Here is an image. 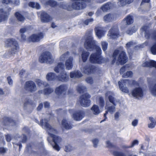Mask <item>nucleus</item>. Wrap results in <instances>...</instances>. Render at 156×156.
Here are the masks:
<instances>
[{
  "mask_svg": "<svg viewBox=\"0 0 156 156\" xmlns=\"http://www.w3.org/2000/svg\"><path fill=\"white\" fill-rule=\"evenodd\" d=\"M149 119L150 121V123L148 124V127L150 128H154L156 124L155 121L154 119L152 117H150Z\"/></svg>",
  "mask_w": 156,
  "mask_h": 156,
  "instance_id": "c9c22d12",
  "label": "nucleus"
},
{
  "mask_svg": "<svg viewBox=\"0 0 156 156\" xmlns=\"http://www.w3.org/2000/svg\"><path fill=\"white\" fill-rule=\"evenodd\" d=\"M51 116H52L51 114H47L46 118L41 120L40 125L48 133L49 137L48 138L47 140L49 143L52 144L54 149L58 151L60 148L57 144L60 142L62 139L60 137L55 135L56 133V131L48 123L49 120V118Z\"/></svg>",
  "mask_w": 156,
  "mask_h": 156,
  "instance_id": "f03ea898",
  "label": "nucleus"
},
{
  "mask_svg": "<svg viewBox=\"0 0 156 156\" xmlns=\"http://www.w3.org/2000/svg\"><path fill=\"white\" fill-rule=\"evenodd\" d=\"M74 2L68 7L65 4H63V5L61 7L64 9H67L68 10L73 9L79 10L84 8L87 4L90 2V0H72Z\"/></svg>",
  "mask_w": 156,
  "mask_h": 156,
  "instance_id": "20e7f679",
  "label": "nucleus"
},
{
  "mask_svg": "<svg viewBox=\"0 0 156 156\" xmlns=\"http://www.w3.org/2000/svg\"><path fill=\"white\" fill-rule=\"evenodd\" d=\"M15 16L17 20L19 21L23 22L25 19L24 16L19 12H16V13Z\"/></svg>",
  "mask_w": 156,
  "mask_h": 156,
  "instance_id": "58836bf2",
  "label": "nucleus"
},
{
  "mask_svg": "<svg viewBox=\"0 0 156 156\" xmlns=\"http://www.w3.org/2000/svg\"><path fill=\"white\" fill-rule=\"evenodd\" d=\"M86 81L88 83L92 84L93 83V80L91 77H88L86 79Z\"/></svg>",
  "mask_w": 156,
  "mask_h": 156,
  "instance_id": "6e6d98bb",
  "label": "nucleus"
},
{
  "mask_svg": "<svg viewBox=\"0 0 156 156\" xmlns=\"http://www.w3.org/2000/svg\"><path fill=\"white\" fill-rule=\"evenodd\" d=\"M81 70L85 73L89 74L94 72V67L92 66H87Z\"/></svg>",
  "mask_w": 156,
  "mask_h": 156,
  "instance_id": "aec40b11",
  "label": "nucleus"
},
{
  "mask_svg": "<svg viewBox=\"0 0 156 156\" xmlns=\"http://www.w3.org/2000/svg\"><path fill=\"white\" fill-rule=\"evenodd\" d=\"M69 52H67L64 53L60 56L59 60L63 62L66 59H67L68 58H69Z\"/></svg>",
  "mask_w": 156,
  "mask_h": 156,
  "instance_id": "f704fd0d",
  "label": "nucleus"
},
{
  "mask_svg": "<svg viewBox=\"0 0 156 156\" xmlns=\"http://www.w3.org/2000/svg\"><path fill=\"white\" fill-rule=\"evenodd\" d=\"M121 116V112L119 111L116 112L114 115V120L118 121L119 120V117Z\"/></svg>",
  "mask_w": 156,
  "mask_h": 156,
  "instance_id": "49530a36",
  "label": "nucleus"
},
{
  "mask_svg": "<svg viewBox=\"0 0 156 156\" xmlns=\"http://www.w3.org/2000/svg\"><path fill=\"white\" fill-rule=\"evenodd\" d=\"M76 90L78 92L81 93L85 91L86 90V89L84 86L79 85L76 87Z\"/></svg>",
  "mask_w": 156,
  "mask_h": 156,
  "instance_id": "ea45409f",
  "label": "nucleus"
},
{
  "mask_svg": "<svg viewBox=\"0 0 156 156\" xmlns=\"http://www.w3.org/2000/svg\"><path fill=\"white\" fill-rule=\"evenodd\" d=\"M103 27H96L95 29L96 35L99 39L101 38L105 35V31Z\"/></svg>",
  "mask_w": 156,
  "mask_h": 156,
  "instance_id": "f3484780",
  "label": "nucleus"
},
{
  "mask_svg": "<svg viewBox=\"0 0 156 156\" xmlns=\"http://www.w3.org/2000/svg\"><path fill=\"white\" fill-rule=\"evenodd\" d=\"M92 142L94 144V147H96L98 143V140L97 139H94L92 140Z\"/></svg>",
  "mask_w": 156,
  "mask_h": 156,
  "instance_id": "13d9d810",
  "label": "nucleus"
},
{
  "mask_svg": "<svg viewBox=\"0 0 156 156\" xmlns=\"http://www.w3.org/2000/svg\"><path fill=\"white\" fill-rule=\"evenodd\" d=\"M148 29V27L147 26H144L142 27L141 29L142 33H144L145 37L146 38H149L151 37L156 40V30L155 31L154 34H150ZM151 50L152 54L156 55V43L152 46Z\"/></svg>",
  "mask_w": 156,
  "mask_h": 156,
  "instance_id": "423d86ee",
  "label": "nucleus"
},
{
  "mask_svg": "<svg viewBox=\"0 0 156 156\" xmlns=\"http://www.w3.org/2000/svg\"><path fill=\"white\" fill-rule=\"evenodd\" d=\"M82 76V74L78 71H73L70 73V77L71 78H80Z\"/></svg>",
  "mask_w": 156,
  "mask_h": 156,
  "instance_id": "a878e982",
  "label": "nucleus"
},
{
  "mask_svg": "<svg viewBox=\"0 0 156 156\" xmlns=\"http://www.w3.org/2000/svg\"><path fill=\"white\" fill-rule=\"evenodd\" d=\"M89 53V52L83 51L82 52L81 56L82 57V61L83 62H85L87 59L88 57Z\"/></svg>",
  "mask_w": 156,
  "mask_h": 156,
  "instance_id": "72a5a7b5",
  "label": "nucleus"
},
{
  "mask_svg": "<svg viewBox=\"0 0 156 156\" xmlns=\"http://www.w3.org/2000/svg\"><path fill=\"white\" fill-rule=\"evenodd\" d=\"M92 34V30H91L88 35H86L84 46L88 50H94L96 52V53H93L91 55L90 58V62L93 63L101 64L105 62V60L100 55L101 50L100 47L97 45L96 41L93 40Z\"/></svg>",
  "mask_w": 156,
  "mask_h": 156,
  "instance_id": "f257e3e1",
  "label": "nucleus"
},
{
  "mask_svg": "<svg viewBox=\"0 0 156 156\" xmlns=\"http://www.w3.org/2000/svg\"><path fill=\"white\" fill-rule=\"evenodd\" d=\"M43 36L44 35L42 33L37 34H33L29 38L28 41L33 42H38L43 38Z\"/></svg>",
  "mask_w": 156,
  "mask_h": 156,
  "instance_id": "2eb2a0df",
  "label": "nucleus"
},
{
  "mask_svg": "<svg viewBox=\"0 0 156 156\" xmlns=\"http://www.w3.org/2000/svg\"><path fill=\"white\" fill-rule=\"evenodd\" d=\"M142 66L143 67H153L156 69V62L153 60H148L144 62Z\"/></svg>",
  "mask_w": 156,
  "mask_h": 156,
  "instance_id": "5701e85b",
  "label": "nucleus"
},
{
  "mask_svg": "<svg viewBox=\"0 0 156 156\" xmlns=\"http://www.w3.org/2000/svg\"><path fill=\"white\" fill-rule=\"evenodd\" d=\"M91 110L93 113L95 115H98L101 112L98 106L96 105H94L91 108Z\"/></svg>",
  "mask_w": 156,
  "mask_h": 156,
  "instance_id": "2f4dec72",
  "label": "nucleus"
},
{
  "mask_svg": "<svg viewBox=\"0 0 156 156\" xmlns=\"http://www.w3.org/2000/svg\"><path fill=\"white\" fill-rule=\"evenodd\" d=\"M108 35L112 39L117 37L119 36V31L117 26L115 25L112 27L109 31Z\"/></svg>",
  "mask_w": 156,
  "mask_h": 156,
  "instance_id": "f8f14e48",
  "label": "nucleus"
},
{
  "mask_svg": "<svg viewBox=\"0 0 156 156\" xmlns=\"http://www.w3.org/2000/svg\"><path fill=\"white\" fill-rule=\"evenodd\" d=\"M67 88V86L61 85L56 88L55 92L58 95L65 94H66V91Z\"/></svg>",
  "mask_w": 156,
  "mask_h": 156,
  "instance_id": "dca6fc26",
  "label": "nucleus"
},
{
  "mask_svg": "<svg viewBox=\"0 0 156 156\" xmlns=\"http://www.w3.org/2000/svg\"><path fill=\"white\" fill-rule=\"evenodd\" d=\"M29 6L33 8H35L37 9H39L40 8L39 4L37 3H35L30 2L29 3Z\"/></svg>",
  "mask_w": 156,
  "mask_h": 156,
  "instance_id": "e433bc0d",
  "label": "nucleus"
},
{
  "mask_svg": "<svg viewBox=\"0 0 156 156\" xmlns=\"http://www.w3.org/2000/svg\"><path fill=\"white\" fill-rule=\"evenodd\" d=\"M5 45L6 47H11L12 53L16 52L19 47L17 42L13 39H8L5 41Z\"/></svg>",
  "mask_w": 156,
  "mask_h": 156,
  "instance_id": "0eeeda50",
  "label": "nucleus"
},
{
  "mask_svg": "<svg viewBox=\"0 0 156 156\" xmlns=\"http://www.w3.org/2000/svg\"><path fill=\"white\" fill-rule=\"evenodd\" d=\"M25 88L26 89L32 92L37 90L36 86L34 83L31 80L27 81L25 84Z\"/></svg>",
  "mask_w": 156,
  "mask_h": 156,
  "instance_id": "ddd939ff",
  "label": "nucleus"
},
{
  "mask_svg": "<svg viewBox=\"0 0 156 156\" xmlns=\"http://www.w3.org/2000/svg\"><path fill=\"white\" fill-rule=\"evenodd\" d=\"M39 61L41 63H52L54 60L51 53L48 51L43 53L39 58Z\"/></svg>",
  "mask_w": 156,
  "mask_h": 156,
  "instance_id": "6e6552de",
  "label": "nucleus"
},
{
  "mask_svg": "<svg viewBox=\"0 0 156 156\" xmlns=\"http://www.w3.org/2000/svg\"><path fill=\"white\" fill-rule=\"evenodd\" d=\"M107 146L108 147H112L113 145L109 141H107L106 142Z\"/></svg>",
  "mask_w": 156,
  "mask_h": 156,
  "instance_id": "69168bd1",
  "label": "nucleus"
},
{
  "mask_svg": "<svg viewBox=\"0 0 156 156\" xmlns=\"http://www.w3.org/2000/svg\"><path fill=\"white\" fill-rule=\"evenodd\" d=\"M114 154L116 156H125V155L122 153L117 151L114 152Z\"/></svg>",
  "mask_w": 156,
  "mask_h": 156,
  "instance_id": "603ef678",
  "label": "nucleus"
},
{
  "mask_svg": "<svg viewBox=\"0 0 156 156\" xmlns=\"http://www.w3.org/2000/svg\"><path fill=\"white\" fill-rule=\"evenodd\" d=\"M138 120L137 119H135L132 122V125L133 126H136L138 124Z\"/></svg>",
  "mask_w": 156,
  "mask_h": 156,
  "instance_id": "864d4df0",
  "label": "nucleus"
},
{
  "mask_svg": "<svg viewBox=\"0 0 156 156\" xmlns=\"http://www.w3.org/2000/svg\"><path fill=\"white\" fill-rule=\"evenodd\" d=\"M9 11H6L2 9H0V22L6 20L9 15Z\"/></svg>",
  "mask_w": 156,
  "mask_h": 156,
  "instance_id": "6ab92c4d",
  "label": "nucleus"
},
{
  "mask_svg": "<svg viewBox=\"0 0 156 156\" xmlns=\"http://www.w3.org/2000/svg\"><path fill=\"white\" fill-rule=\"evenodd\" d=\"M113 60L112 63L113 64L116 63L117 64H123L127 61V58L125 52L123 48H120L115 50L112 55Z\"/></svg>",
  "mask_w": 156,
  "mask_h": 156,
  "instance_id": "7ed1b4c3",
  "label": "nucleus"
},
{
  "mask_svg": "<svg viewBox=\"0 0 156 156\" xmlns=\"http://www.w3.org/2000/svg\"><path fill=\"white\" fill-rule=\"evenodd\" d=\"M7 149L4 147L0 148V153L2 154H4L7 151Z\"/></svg>",
  "mask_w": 156,
  "mask_h": 156,
  "instance_id": "052dcab7",
  "label": "nucleus"
},
{
  "mask_svg": "<svg viewBox=\"0 0 156 156\" xmlns=\"http://www.w3.org/2000/svg\"><path fill=\"white\" fill-rule=\"evenodd\" d=\"M41 2L45 5H49L51 7H54L57 5V2L52 0H41Z\"/></svg>",
  "mask_w": 156,
  "mask_h": 156,
  "instance_id": "393cba45",
  "label": "nucleus"
},
{
  "mask_svg": "<svg viewBox=\"0 0 156 156\" xmlns=\"http://www.w3.org/2000/svg\"><path fill=\"white\" fill-rule=\"evenodd\" d=\"M99 105L102 108L104 107V101L103 98L101 97H100L99 98Z\"/></svg>",
  "mask_w": 156,
  "mask_h": 156,
  "instance_id": "09e8293b",
  "label": "nucleus"
},
{
  "mask_svg": "<svg viewBox=\"0 0 156 156\" xmlns=\"http://www.w3.org/2000/svg\"><path fill=\"white\" fill-rule=\"evenodd\" d=\"M20 75L21 77L26 78L27 77V74L25 70H21L20 73Z\"/></svg>",
  "mask_w": 156,
  "mask_h": 156,
  "instance_id": "3c124183",
  "label": "nucleus"
},
{
  "mask_svg": "<svg viewBox=\"0 0 156 156\" xmlns=\"http://www.w3.org/2000/svg\"><path fill=\"white\" fill-rule=\"evenodd\" d=\"M133 97L140 99L143 97L144 92L142 89L140 87H136L133 89L131 92Z\"/></svg>",
  "mask_w": 156,
  "mask_h": 156,
  "instance_id": "9b49d317",
  "label": "nucleus"
},
{
  "mask_svg": "<svg viewBox=\"0 0 156 156\" xmlns=\"http://www.w3.org/2000/svg\"><path fill=\"white\" fill-rule=\"evenodd\" d=\"M112 4L110 2H107L103 5L101 8V9L103 12H107L111 8Z\"/></svg>",
  "mask_w": 156,
  "mask_h": 156,
  "instance_id": "c85d7f7f",
  "label": "nucleus"
},
{
  "mask_svg": "<svg viewBox=\"0 0 156 156\" xmlns=\"http://www.w3.org/2000/svg\"><path fill=\"white\" fill-rule=\"evenodd\" d=\"M58 76L53 73H49L46 76L47 80L49 81H53L57 80Z\"/></svg>",
  "mask_w": 156,
  "mask_h": 156,
  "instance_id": "b1692460",
  "label": "nucleus"
},
{
  "mask_svg": "<svg viewBox=\"0 0 156 156\" xmlns=\"http://www.w3.org/2000/svg\"><path fill=\"white\" fill-rule=\"evenodd\" d=\"M73 149V147L69 144H68L65 146L64 150L66 152H69Z\"/></svg>",
  "mask_w": 156,
  "mask_h": 156,
  "instance_id": "a18cd8bd",
  "label": "nucleus"
},
{
  "mask_svg": "<svg viewBox=\"0 0 156 156\" xmlns=\"http://www.w3.org/2000/svg\"><path fill=\"white\" fill-rule=\"evenodd\" d=\"M73 61V58L71 56H69L68 59H66L65 62V66L66 69L67 70L71 69L72 68Z\"/></svg>",
  "mask_w": 156,
  "mask_h": 156,
  "instance_id": "4be33fe9",
  "label": "nucleus"
},
{
  "mask_svg": "<svg viewBox=\"0 0 156 156\" xmlns=\"http://www.w3.org/2000/svg\"><path fill=\"white\" fill-rule=\"evenodd\" d=\"M83 117L82 114L80 112L76 113H74L73 115V118L76 121L81 120Z\"/></svg>",
  "mask_w": 156,
  "mask_h": 156,
  "instance_id": "7c9ffc66",
  "label": "nucleus"
},
{
  "mask_svg": "<svg viewBox=\"0 0 156 156\" xmlns=\"http://www.w3.org/2000/svg\"><path fill=\"white\" fill-rule=\"evenodd\" d=\"M12 49H11L10 51H6L5 54L4 56L6 58H8L10 57L11 55L14 54L16 52L14 53H12Z\"/></svg>",
  "mask_w": 156,
  "mask_h": 156,
  "instance_id": "8fccbe9b",
  "label": "nucleus"
},
{
  "mask_svg": "<svg viewBox=\"0 0 156 156\" xmlns=\"http://www.w3.org/2000/svg\"><path fill=\"white\" fill-rule=\"evenodd\" d=\"M137 28L135 27H133L131 30H129L126 31V33L129 35H131L133 33H135L137 30Z\"/></svg>",
  "mask_w": 156,
  "mask_h": 156,
  "instance_id": "37998d69",
  "label": "nucleus"
},
{
  "mask_svg": "<svg viewBox=\"0 0 156 156\" xmlns=\"http://www.w3.org/2000/svg\"><path fill=\"white\" fill-rule=\"evenodd\" d=\"M136 83V82L133 81L132 84L135 85ZM118 84L119 88L122 92L125 93H129V90L128 88L126 87H124V86L127 84H131L129 80H121L119 82Z\"/></svg>",
  "mask_w": 156,
  "mask_h": 156,
  "instance_id": "1a4fd4ad",
  "label": "nucleus"
},
{
  "mask_svg": "<svg viewBox=\"0 0 156 156\" xmlns=\"http://www.w3.org/2000/svg\"><path fill=\"white\" fill-rule=\"evenodd\" d=\"M90 95L87 93H86L81 96L79 99L81 105L84 107H87L90 104V101L89 99Z\"/></svg>",
  "mask_w": 156,
  "mask_h": 156,
  "instance_id": "9d476101",
  "label": "nucleus"
},
{
  "mask_svg": "<svg viewBox=\"0 0 156 156\" xmlns=\"http://www.w3.org/2000/svg\"><path fill=\"white\" fill-rule=\"evenodd\" d=\"M138 141L137 140H135L133 141L131 145L130 146V147H132L134 146L135 145L138 144Z\"/></svg>",
  "mask_w": 156,
  "mask_h": 156,
  "instance_id": "5fc2aeb1",
  "label": "nucleus"
},
{
  "mask_svg": "<svg viewBox=\"0 0 156 156\" xmlns=\"http://www.w3.org/2000/svg\"><path fill=\"white\" fill-rule=\"evenodd\" d=\"M2 3L6 4L11 3L12 2L10 0H3L2 1Z\"/></svg>",
  "mask_w": 156,
  "mask_h": 156,
  "instance_id": "e2e57ef3",
  "label": "nucleus"
},
{
  "mask_svg": "<svg viewBox=\"0 0 156 156\" xmlns=\"http://www.w3.org/2000/svg\"><path fill=\"white\" fill-rule=\"evenodd\" d=\"M49 103L47 102H46L44 103V107L45 108H48L49 107Z\"/></svg>",
  "mask_w": 156,
  "mask_h": 156,
  "instance_id": "774afa93",
  "label": "nucleus"
},
{
  "mask_svg": "<svg viewBox=\"0 0 156 156\" xmlns=\"http://www.w3.org/2000/svg\"><path fill=\"white\" fill-rule=\"evenodd\" d=\"M133 1V0H119L118 4L120 6H122L126 4H129Z\"/></svg>",
  "mask_w": 156,
  "mask_h": 156,
  "instance_id": "473e14b6",
  "label": "nucleus"
},
{
  "mask_svg": "<svg viewBox=\"0 0 156 156\" xmlns=\"http://www.w3.org/2000/svg\"><path fill=\"white\" fill-rule=\"evenodd\" d=\"M101 46L103 51H105L108 47V43L106 42L103 41L101 42Z\"/></svg>",
  "mask_w": 156,
  "mask_h": 156,
  "instance_id": "c03bdc74",
  "label": "nucleus"
},
{
  "mask_svg": "<svg viewBox=\"0 0 156 156\" xmlns=\"http://www.w3.org/2000/svg\"><path fill=\"white\" fill-rule=\"evenodd\" d=\"M133 45L132 42H129L126 44V47L127 49L131 47Z\"/></svg>",
  "mask_w": 156,
  "mask_h": 156,
  "instance_id": "4d7b16f0",
  "label": "nucleus"
},
{
  "mask_svg": "<svg viewBox=\"0 0 156 156\" xmlns=\"http://www.w3.org/2000/svg\"><path fill=\"white\" fill-rule=\"evenodd\" d=\"M125 20L126 21V24L128 25H129L132 23L133 22L132 17L130 15L128 16L125 18Z\"/></svg>",
  "mask_w": 156,
  "mask_h": 156,
  "instance_id": "a19ab883",
  "label": "nucleus"
},
{
  "mask_svg": "<svg viewBox=\"0 0 156 156\" xmlns=\"http://www.w3.org/2000/svg\"><path fill=\"white\" fill-rule=\"evenodd\" d=\"M41 21L44 23L48 22L51 20L49 16L45 12H43L41 13Z\"/></svg>",
  "mask_w": 156,
  "mask_h": 156,
  "instance_id": "412c9836",
  "label": "nucleus"
},
{
  "mask_svg": "<svg viewBox=\"0 0 156 156\" xmlns=\"http://www.w3.org/2000/svg\"><path fill=\"white\" fill-rule=\"evenodd\" d=\"M64 68V64L62 62L58 63L57 66L55 67L54 69L55 72L57 73L61 72L59 76H58L57 80L63 82L66 81L68 80V76L67 75L66 73L63 71Z\"/></svg>",
  "mask_w": 156,
  "mask_h": 156,
  "instance_id": "39448f33",
  "label": "nucleus"
},
{
  "mask_svg": "<svg viewBox=\"0 0 156 156\" xmlns=\"http://www.w3.org/2000/svg\"><path fill=\"white\" fill-rule=\"evenodd\" d=\"M93 21V19H87L85 20L84 22V24L86 25H88L89 23L92 22Z\"/></svg>",
  "mask_w": 156,
  "mask_h": 156,
  "instance_id": "680f3d73",
  "label": "nucleus"
},
{
  "mask_svg": "<svg viewBox=\"0 0 156 156\" xmlns=\"http://www.w3.org/2000/svg\"><path fill=\"white\" fill-rule=\"evenodd\" d=\"M104 20L106 23L112 22L115 20V16L112 14H108L104 17Z\"/></svg>",
  "mask_w": 156,
  "mask_h": 156,
  "instance_id": "a211bd4d",
  "label": "nucleus"
},
{
  "mask_svg": "<svg viewBox=\"0 0 156 156\" xmlns=\"http://www.w3.org/2000/svg\"><path fill=\"white\" fill-rule=\"evenodd\" d=\"M36 82L39 86H46L48 85L47 83L43 82L41 80L39 79H36Z\"/></svg>",
  "mask_w": 156,
  "mask_h": 156,
  "instance_id": "79ce46f5",
  "label": "nucleus"
},
{
  "mask_svg": "<svg viewBox=\"0 0 156 156\" xmlns=\"http://www.w3.org/2000/svg\"><path fill=\"white\" fill-rule=\"evenodd\" d=\"M6 139L7 141H10L11 139V136L9 135H7L6 136Z\"/></svg>",
  "mask_w": 156,
  "mask_h": 156,
  "instance_id": "338daca9",
  "label": "nucleus"
},
{
  "mask_svg": "<svg viewBox=\"0 0 156 156\" xmlns=\"http://www.w3.org/2000/svg\"><path fill=\"white\" fill-rule=\"evenodd\" d=\"M62 129L64 128L66 129H69L72 128V126L69 124L66 119H64L62 122Z\"/></svg>",
  "mask_w": 156,
  "mask_h": 156,
  "instance_id": "cd10ccee",
  "label": "nucleus"
},
{
  "mask_svg": "<svg viewBox=\"0 0 156 156\" xmlns=\"http://www.w3.org/2000/svg\"><path fill=\"white\" fill-rule=\"evenodd\" d=\"M7 80L8 81V83L9 85H11L12 84V80L11 79L10 77H8Z\"/></svg>",
  "mask_w": 156,
  "mask_h": 156,
  "instance_id": "0e129e2a",
  "label": "nucleus"
},
{
  "mask_svg": "<svg viewBox=\"0 0 156 156\" xmlns=\"http://www.w3.org/2000/svg\"><path fill=\"white\" fill-rule=\"evenodd\" d=\"M53 91V89L49 88L45 89L44 90H39L38 92L39 94H43L45 95H48L52 92Z\"/></svg>",
  "mask_w": 156,
  "mask_h": 156,
  "instance_id": "c756f323",
  "label": "nucleus"
},
{
  "mask_svg": "<svg viewBox=\"0 0 156 156\" xmlns=\"http://www.w3.org/2000/svg\"><path fill=\"white\" fill-rule=\"evenodd\" d=\"M126 66H124L122 67L120 69V73L121 74H123L124 73V72L126 70Z\"/></svg>",
  "mask_w": 156,
  "mask_h": 156,
  "instance_id": "bf43d9fd",
  "label": "nucleus"
},
{
  "mask_svg": "<svg viewBox=\"0 0 156 156\" xmlns=\"http://www.w3.org/2000/svg\"><path fill=\"white\" fill-rule=\"evenodd\" d=\"M150 90L153 96H156V83L150 87Z\"/></svg>",
  "mask_w": 156,
  "mask_h": 156,
  "instance_id": "4c0bfd02",
  "label": "nucleus"
},
{
  "mask_svg": "<svg viewBox=\"0 0 156 156\" xmlns=\"http://www.w3.org/2000/svg\"><path fill=\"white\" fill-rule=\"evenodd\" d=\"M133 75V73L131 71H127L126 73H124L122 76L124 77H131Z\"/></svg>",
  "mask_w": 156,
  "mask_h": 156,
  "instance_id": "de8ad7c7",
  "label": "nucleus"
},
{
  "mask_svg": "<svg viewBox=\"0 0 156 156\" xmlns=\"http://www.w3.org/2000/svg\"><path fill=\"white\" fill-rule=\"evenodd\" d=\"M107 111H106L105 112V113L104 114V116L105 117V118L104 119L102 120L101 122H102L105 121V120L107 118V117L106 116L108 112H109L111 114H112L113 112H115V108L114 106H113L109 107L107 108Z\"/></svg>",
  "mask_w": 156,
  "mask_h": 156,
  "instance_id": "bb28decb",
  "label": "nucleus"
},
{
  "mask_svg": "<svg viewBox=\"0 0 156 156\" xmlns=\"http://www.w3.org/2000/svg\"><path fill=\"white\" fill-rule=\"evenodd\" d=\"M114 93L111 91H108L105 94L106 96L108 97L110 102L114 105H116L119 102V101L114 98Z\"/></svg>",
  "mask_w": 156,
  "mask_h": 156,
  "instance_id": "4468645a",
  "label": "nucleus"
}]
</instances>
